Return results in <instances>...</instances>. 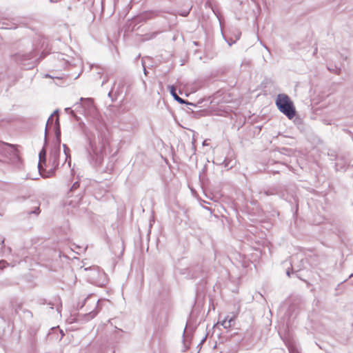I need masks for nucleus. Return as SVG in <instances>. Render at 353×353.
<instances>
[{
    "instance_id": "1",
    "label": "nucleus",
    "mask_w": 353,
    "mask_h": 353,
    "mask_svg": "<svg viewBox=\"0 0 353 353\" xmlns=\"http://www.w3.org/2000/svg\"><path fill=\"white\" fill-rule=\"evenodd\" d=\"M276 105L279 110L285 114L289 119H292L296 114L293 102L285 94H279L276 99Z\"/></svg>"
},
{
    "instance_id": "2",
    "label": "nucleus",
    "mask_w": 353,
    "mask_h": 353,
    "mask_svg": "<svg viewBox=\"0 0 353 353\" xmlns=\"http://www.w3.org/2000/svg\"><path fill=\"white\" fill-rule=\"evenodd\" d=\"M90 283L99 287L106 284V274L99 266L90 267Z\"/></svg>"
},
{
    "instance_id": "3",
    "label": "nucleus",
    "mask_w": 353,
    "mask_h": 353,
    "mask_svg": "<svg viewBox=\"0 0 353 353\" xmlns=\"http://www.w3.org/2000/svg\"><path fill=\"white\" fill-rule=\"evenodd\" d=\"M52 125H53V128L55 130L57 139L58 143L59 144L61 142V139H60L61 132H60V129H59V121L58 115H56L54 117L52 115L48 119L47 123H46V130L50 129Z\"/></svg>"
},
{
    "instance_id": "4",
    "label": "nucleus",
    "mask_w": 353,
    "mask_h": 353,
    "mask_svg": "<svg viewBox=\"0 0 353 353\" xmlns=\"http://www.w3.org/2000/svg\"><path fill=\"white\" fill-rule=\"evenodd\" d=\"M234 322V317L225 316L221 321H219L215 326L221 324L225 329L230 328Z\"/></svg>"
},
{
    "instance_id": "5",
    "label": "nucleus",
    "mask_w": 353,
    "mask_h": 353,
    "mask_svg": "<svg viewBox=\"0 0 353 353\" xmlns=\"http://www.w3.org/2000/svg\"><path fill=\"white\" fill-rule=\"evenodd\" d=\"M121 92L119 90H114V88H112L108 92V97L111 98L112 101H115L118 99L119 97L121 96Z\"/></svg>"
},
{
    "instance_id": "6",
    "label": "nucleus",
    "mask_w": 353,
    "mask_h": 353,
    "mask_svg": "<svg viewBox=\"0 0 353 353\" xmlns=\"http://www.w3.org/2000/svg\"><path fill=\"white\" fill-rule=\"evenodd\" d=\"M170 94L172 95V97L174 98V99L176 101H177L178 102H179L180 103L183 104V103H185V100H183V99H181V97H179L176 93V90L174 88V86H170Z\"/></svg>"
},
{
    "instance_id": "7",
    "label": "nucleus",
    "mask_w": 353,
    "mask_h": 353,
    "mask_svg": "<svg viewBox=\"0 0 353 353\" xmlns=\"http://www.w3.org/2000/svg\"><path fill=\"white\" fill-rule=\"evenodd\" d=\"M45 156H46V152L44 150H43L42 151H41L40 154H39V168L40 170V171L41 170L42 168H43V165L46 163V159H45Z\"/></svg>"
},
{
    "instance_id": "8",
    "label": "nucleus",
    "mask_w": 353,
    "mask_h": 353,
    "mask_svg": "<svg viewBox=\"0 0 353 353\" xmlns=\"http://www.w3.org/2000/svg\"><path fill=\"white\" fill-rule=\"evenodd\" d=\"M97 310H92V312H90V318H94L97 314L99 311L100 310L99 301V300L97 301Z\"/></svg>"
},
{
    "instance_id": "9",
    "label": "nucleus",
    "mask_w": 353,
    "mask_h": 353,
    "mask_svg": "<svg viewBox=\"0 0 353 353\" xmlns=\"http://www.w3.org/2000/svg\"><path fill=\"white\" fill-rule=\"evenodd\" d=\"M288 347L290 353H301L294 345H289Z\"/></svg>"
},
{
    "instance_id": "10",
    "label": "nucleus",
    "mask_w": 353,
    "mask_h": 353,
    "mask_svg": "<svg viewBox=\"0 0 353 353\" xmlns=\"http://www.w3.org/2000/svg\"><path fill=\"white\" fill-rule=\"evenodd\" d=\"M154 15V12H145L143 15V17H144L145 19H151Z\"/></svg>"
},
{
    "instance_id": "11",
    "label": "nucleus",
    "mask_w": 353,
    "mask_h": 353,
    "mask_svg": "<svg viewBox=\"0 0 353 353\" xmlns=\"http://www.w3.org/2000/svg\"><path fill=\"white\" fill-rule=\"evenodd\" d=\"M91 112L93 113V114H94V117H96V118H97V120H99V114L97 112V110H96V109H95V108H94V107L92 108V110H91Z\"/></svg>"
},
{
    "instance_id": "12",
    "label": "nucleus",
    "mask_w": 353,
    "mask_h": 353,
    "mask_svg": "<svg viewBox=\"0 0 353 353\" xmlns=\"http://www.w3.org/2000/svg\"><path fill=\"white\" fill-rule=\"evenodd\" d=\"M91 112L93 113V114H94V117H96V118H97V120H99V114L97 112V110H96V109H95V108H94V107L92 108V110H91Z\"/></svg>"
},
{
    "instance_id": "13",
    "label": "nucleus",
    "mask_w": 353,
    "mask_h": 353,
    "mask_svg": "<svg viewBox=\"0 0 353 353\" xmlns=\"http://www.w3.org/2000/svg\"><path fill=\"white\" fill-rule=\"evenodd\" d=\"M79 187V183L78 182H75V183L72 185V188H71L70 190H76V189H77V188H78Z\"/></svg>"
},
{
    "instance_id": "14",
    "label": "nucleus",
    "mask_w": 353,
    "mask_h": 353,
    "mask_svg": "<svg viewBox=\"0 0 353 353\" xmlns=\"http://www.w3.org/2000/svg\"><path fill=\"white\" fill-rule=\"evenodd\" d=\"M89 101H90V114L91 113V110H92V99L90 98L89 99Z\"/></svg>"
},
{
    "instance_id": "15",
    "label": "nucleus",
    "mask_w": 353,
    "mask_h": 353,
    "mask_svg": "<svg viewBox=\"0 0 353 353\" xmlns=\"http://www.w3.org/2000/svg\"><path fill=\"white\" fill-rule=\"evenodd\" d=\"M188 13H189V11H185V12H183V13H181V14L183 16H186V15H188Z\"/></svg>"
},
{
    "instance_id": "16",
    "label": "nucleus",
    "mask_w": 353,
    "mask_h": 353,
    "mask_svg": "<svg viewBox=\"0 0 353 353\" xmlns=\"http://www.w3.org/2000/svg\"><path fill=\"white\" fill-rule=\"evenodd\" d=\"M265 195L274 194V192H265Z\"/></svg>"
},
{
    "instance_id": "17",
    "label": "nucleus",
    "mask_w": 353,
    "mask_h": 353,
    "mask_svg": "<svg viewBox=\"0 0 353 353\" xmlns=\"http://www.w3.org/2000/svg\"><path fill=\"white\" fill-rule=\"evenodd\" d=\"M290 273H291L290 270H287V272H286V274H287V275H288V276H290Z\"/></svg>"
},
{
    "instance_id": "18",
    "label": "nucleus",
    "mask_w": 353,
    "mask_h": 353,
    "mask_svg": "<svg viewBox=\"0 0 353 353\" xmlns=\"http://www.w3.org/2000/svg\"><path fill=\"white\" fill-rule=\"evenodd\" d=\"M157 32L152 33V37L150 38L154 37L157 35Z\"/></svg>"
},
{
    "instance_id": "19",
    "label": "nucleus",
    "mask_w": 353,
    "mask_h": 353,
    "mask_svg": "<svg viewBox=\"0 0 353 353\" xmlns=\"http://www.w3.org/2000/svg\"><path fill=\"white\" fill-rule=\"evenodd\" d=\"M205 339L204 338V339L202 340L201 343H203V342L205 341Z\"/></svg>"
},
{
    "instance_id": "20",
    "label": "nucleus",
    "mask_w": 353,
    "mask_h": 353,
    "mask_svg": "<svg viewBox=\"0 0 353 353\" xmlns=\"http://www.w3.org/2000/svg\"><path fill=\"white\" fill-rule=\"evenodd\" d=\"M144 72H145V74H146V69L145 68H144Z\"/></svg>"
}]
</instances>
